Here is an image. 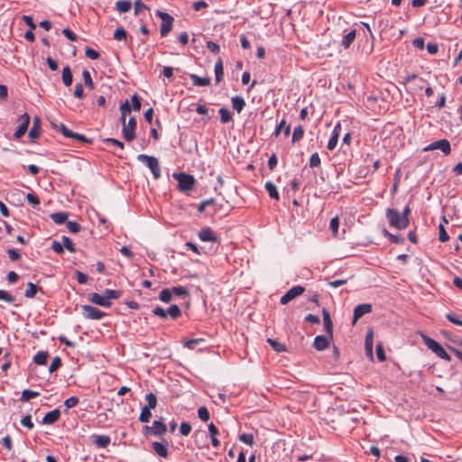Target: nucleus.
<instances>
[{"label":"nucleus","mask_w":462,"mask_h":462,"mask_svg":"<svg viewBox=\"0 0 462 462\" xmlns=\"http://www.w3.org/2000/svg\"><path fill=\"white\" fill-rule=\"evenodd\" d=\"M93 443L97 447L101 448H106L111 441V439L109 436L106 435H93L92 437Z\"/></svg>","instance_id":"17"},{"label":"nucleus","mask_w":462,"mask_h":462,"mask_svg":"<svg viewBox=\"0 0 462 462\" xmlns=\"http://www.w3.org/2000/svg\"><path fill=\"white\" fill-rule=\"evenodd\" d=\"M181 435L188 436L191 431V426L188 422H181L180 425Z\"/></svg>","instance_id":"61"},{"label":"nucleus","mask_w":462,"mask_h":462,"mask_svg":"<svg viewBox=\"0 0 462 462\" xmlns=\"http://www.w3.org/2000/svg\"><path fill=\"white\" fill-rule=\"evenodd\" d=\"M238 439L240 441L246 445L253 446L254 444V436L252 434L243 433L239 436Z\"/></svg>","instance_id":"51"},{"label":"nucleus","mask_w":462,"mask_h":462,"mask_svg":"<svg viewBox=\"0 0 462 462\" xmlns=\"http://www.w3.org/2000/svg\"><path fill=\"white\" fill-rule=\"evenodd\" d=\"M218 113L220 115V121L222 124H226L232 120V113L229 111V109L226 107H221L218 110Z\"/></svg>","instance_id":"34"},{"label":"nucleus","mask_w":462,"mask_h":462,"mask_svg":"<svg viewBox=\"0 0 462 462\" xmlns=\"http://www.w3.org/2000/svg\"><path fill=\"white\" fill-rule=\"evenodd\" d=\"M264 188L272 199H273L275 200L280 199V196H279L277 188L273 182L267 181L264 185Z\"/></svg>","instance_id":"25"},{"label":"nucleus","mask_w":462,"mask_h":462,"mask_svg":"<svg viewBox=\"0 0 462 462\" xmlns=\"http://www.w3.org/2000/svg\"><path fill=\"white\" fill-rule=\"evenodd\" d=\"M88 300L94 304L99 305L101 307L109 308L112 305V302L106 300L104 295H100L98 293L93 292L88 294Z\"/></svg>","instance_id":"14"},{"label":"nucleus","mask_w":462,"mask_h":462,"mask_svg":"<svg viewBox=\"0 0 462 462\" xmlns=\"http://www.w3.org/2000/svg\"><path fill=\"white\" fill-rule=\"evenodd\" d=\"M81 310L83 317L87 319L99 320L106 316L104 311L91 305H83Z\"/></svg>","instance_id":"8"},{"label":"nucleus","mask_w":462,"mask_h":462,"mask_svg":"<svg viewBox=\"0 0 462 462\" xmlns=\"http://www.w3.org/2000/svg\"><path fill=\"white\" fill-rule=\"evenodd\" d=\"M205 342L203 338L189 339L183 343V346L189 349H194L199 344Z\"/></svg>","instance_id":"45"},{"label":"nucleus","mask_w":462,"mask_h":462,"mask_svg":"<svg viewBox=\"0 0 462 462\" xmlns=\"http://www.w3.org/2000/svg\"><path fill=\"white\" fill-rule=\"evenodd\" d=\"M214 72H215V77H216V82L219 83L222 80L223 76H224L223 61H222L221 58H219L217 60V62L215 64V68H214Z\"/></svg>","instance_id":"23"},{"label":"nucleus","mask_w":462,"mask_h":462,"mask_svg":"<svg viewBox=\"0 0 462 462\" xmlns=\"http://www.w3.org/2000/svg\"><path fill=\"white\" fill-rule=\"evenodd\" d=\"M82 76H83V79H84L85 85L88 88L93 89L94 88V83H93V80H92V78H91V75H90L89 71L87 70V69H84L83 72H82Z\"/></svg>","instance_id":"46"},{"label":"nucleus","mask_w":462,"mask_h":462,"mask_svg":"<svg viewBox=\"0 0 462 462\" xmlns=\"http://www.w3.org/2000/svg\"><path fill=\"white\" fill-rule=\"evenodd\" d=\"M51 218L58 225H61L67 221L68 213L66 212H56L51 214Z\"/></svg>","instance_id":"32"},{"label":"nucleus","mask_w":462,"mask_h":462,"mask_svg":"<svg viewBox=\"0 0 462 462\" xmlns=\"http://www.w3.org/2000/svg\"><path fill=\"white\" fill-rule=\"evenodd\" d=\"M75 275H76L78 282L80 284H86L88 281V275L79 271H76Z\"/></svg>","instance_id":"63"},{"label":"nucleus","mask_w":462,"mask_h":462,"mask_svg":"<svg viewBox=\"0 0 462 462\" xmlns=\"http://www.w3.org/2000/svg\"><path fill=\"white\" fill-rule=\"evenodd\" d=\"M26 199L28 203L34 208L40 205V199L38 196L33 193H28L26 195Z\"/></svg>","instance_id":"54"},{"label":"nucleus","mask_w":462,"mask_h":462,"mask_svg":"<svg viewBox=\"0 0 462 462\" xmlns=\"http://www.w3.org/2000/svg\"><path fill=\"white\" fill-rule=\"evenodd\" d=\"M356 30H351L349 32H347L342 39L341 41V45L345 48V49H347L351 44L352 42H354V40L356 39Z\"/></svg>","instance_id":"24"},{"label":"nucleus","mask_w":462,"mask_h":462,"mask_svg":"<svg viewBox=\"0 0 462 462\" xmlns=\"http://www.w3.org/2000/svg\"><path fill=\"white\" fill-rule=\"evenodd\" d=\"M151 410L152 409H149L145 406H143L142 408V411H141V413H140V416H139V420L141 422H149L151 418H152V412H151Z\"/></svg>","instance_id":"40"},{"label":"nucleus","mask_w":462,"mask_h":462,"mask_svg":"<svg viewBox=\"0 0 462 462\" xmlns=\"http://www.w3.org/2000/svg\"><path fill=\"white\" fill-rule=\"evenodd\" d=\"M424 343L439 357H440L446 361L451 360L450 356L446 352V350L436 340H434L429 337H424Z\"/></svg>","instance_id":"6"},{"label":"nucleus","mask_w":462,"mask_h":462,"mask_svg":"<svg viewBox=\"0 0 462 462\" xmlns=\"http://www.w3.org/2000/svg\"><path fill=\"white\" fill-rule=\"evenodd\" d=\"M137 160L145 163L152 171L155 180H158L161 177V168L157 158L146 154H139L137 156Z\"/></svg>","instance_id":"4"},{"label":"nucleus","mask_w":462,"mask_h":462,"mask_svg":"<svg viewBox=\"0 0 462 462\" xmlns=\"http://www.w3.org/2000/svg\"><path fill=\"white\" fill-rule=\"evenodd\" d=\"M171 291V295L180 296L182 298H186L189 296V291L186 288L182 286H174L170 289Z\"/></svg>","instance_id":"37"},{"label":"nucleus","mask_w":462,"mask_h":462,"mask_svg":"<svg viewBox=\"0 0 462 462\" xmlns=\"http://www.w3.org/2000/svg\"><path fill=\"white\" fill-rule=\"evenodd\" d=\"M131 2L128 0H119L116 3V10L120 13H126L131 9Z\"/></svg>","instance_id":"35"},{"label":"nucleus","mask_w":462,"mask_h":462,"mask_svg":"<svg viewBox=\"0 0 462 462\" xmlns=\"http://www.w3.org/2000/svg\"><path fill=\"white\" fill-rule=\"evenodd\" d=\"M136 120L130 117L127 124L122 128V133L127 142H131L135 138Z\"/></svg>","instance_id":"10"},{"label":"nucleus","mask_w":462,"mask_h":462,"mask_svg":"<svg viewBox=\"0 0 462 462\" xmlns=\"http://www.w3.org/2000/svg\"><path fill=\"white\" fill-rule=\"evenodd\" d=\"M153 450L156 452L158 456L161 457H168V448L167 444H163L158 441H154L152 444Z\"/></svg>","instance_id":"20"},{"label":"nucleus","mask_w":462,"mask_h":462,"mask_svg":"<svg viewBox=\"0 0 462 462\" xmlns=\"http://www.w3.org/2000/svg\"><path fill=\"white\" fill-rule=\"evenodd\" d=\"M433 150H440L444 153V155H449L451 152L449 141L447 139H440L430 143L429 145L423 148L424 152H430Z\"/></svg>","instance_id":"7"},{"label":"nucleus","mask_w":462,"mask_h":462,"mask_svg":"<svg viewBox=\"0 0 462 462\" xmlns=\"http://www.w3.org/2000/svg\"><path fill=\"white\" fill-rule=\"evenodd\" d=\"M0 300H5L8 303H13L15 300V298L12 296L8 291L0 290Z\"/></svg>","instance_id":"53"},{"label":"nucleus","mask_w":462,"mask_h":462,"mask_svg":"<svg viewBox=\"0 0 462 462\" xmlns=\"http://www.w3.org/2000/svg\"><path fill=\"white\" fill-rule=\"evenodd\" d=\"M48 357H49L48 352L40 351L34 356L33 361L35 364H37L39 365H43L47 363Z\"/></svg>","instance_id":"33"},{"label":"nucleus","mask_w":462,"mask_h":462,"mask_svg":"<svg viewBox=\"0 0 462 462\" xmlns=\"http://www.w3.org/2000/svg\"><path fill=\"white\" fill-rule=\"evenodd\" d=\"M21 424L23 426V427H26L28 428L29 430H32L33 428V423L32 421V417L31 415H26L24 416L22 420H21Z\"/></svg>","instance_id":"62"},{"label":"nucleus","mask_w":462,"mask_h":462,"mask_svg":"<svg viewBox=\"0 0 462 462\" xmlns=\"http://www.w3.org/2000/svg\"><path fill=\"white\" fill-rule=\"evenodd\" d=\"M320 165V158L318 152L313 153L310 158V167L316 168Z\"/></svg>","instance_id":"56"},{"label":"nucleus","mask_w":462,"mask_h":462,"mask_svg":"<svg viewBox=\"0 0 462 462\" xmlns=\"http://www.w3.org/2000/svg\"><path fill=\"white\" fill-rule=\"evenodd\" d=\"M167 430L166 424L162 422L161 420H153L152 426H144L143 427V433L145 434H152L154 436H161L164 434Z\"/></svg>","instance_id":"9"},{"label":"nucleus","mask_w":462,"mask_h":462,"mask_svg":"<svg viewBox=\"0 0 462 462\" xmlns=\"http://www.w3.org/2000/svg\"><path fill=\"white\" fill-rule=\"evenodd\" d=\"M199 238L203 242H217V237L209 227H204L199 232Z\"/></svg>","instance_id":"15"},{"label":"nucleus","mask_w":462,"mask_h":462,"mask_svg":"<svg viewBox=\"0 0 462 462\" xmlns=\"http://www.w3.org/2000/svg\"><path fill=\"white\" fill-rule=\"evenodd\" d=\"M303 135H304L303 127L301 125L296 126L292 133L291 142L298 143L299 141H300L303 138Z\"/></svg>","instance_id":"36"},{"label":"nucleus","mask_w":462,"mask_h":462,"mask_svg":"<svg viewBox=\"0 0 462 462\" xmlns=\"http://www.w3.org/2000/svg\"><path fill=\"white\" fill-rule=\"evenodd\" d=\"M167 317L170 316L173 319H177L181 315L180 307L176 304H172L166 310Z\"/></svg>","instance_id":"31"},{"label":"nucleus","mask_w":462,"mask_h":462,"mask_svg":"<svg viewBox=\"0 0 462 462\" xmlns=\"http://www.w3.org/2000/svg\"><path fill=\"white\" fill-rule=\"evenodd\" d=\"M63 248L65 247L70 253L76 252V247L71 239L66 236L61 237Z\"/></svg>","instance_id":"41"},{"label":"nucleus","mask_w":462,"mask_h":462,"mask_svg":"<svg viewBox=\"0 0 462 462\" xmlns=\"http://www.w3.org/2000/svg\"><path fill=\"white\" fill-rule=\"evenodd\" d=\"M114 39L116 41L127 42V32L123 27L117 28L114 32Z\"/></svg>","instance_id":"42"},{"label":"nucleus","mask_w":462,"mask_h":462,"mask_svg":"<svg viewBox=\"0 0 462 462\" xmlns=\"http://www.w3.org/2000/svg\"><path fill=\"white\" fill-rule=\"evenodd\" d=\"M439 239L441 242H447L449 239V236H448V233L446 232L445 227L442 224H440L439 226Z\"/></svg>","instance_id":"59"},{"label":"nucleus","mask_w":462,"mask_h":462,"mask_svg":"<svg viewBox=\"0 0 462 462\" xmlns=\"http://www.w3.org/2000/svg\"><path fill=\"white\" fill-rule=\"evenodd\" d=\"M371 311H372V305L369 303H363V304L357 305L354 310L352 324L354 325L364 315L368 314Z\"/></svg>","instance_id":"13"},{"label":"nucleus","mask_w":462,"mask_h":462,"mask_svg":"<svg viewBox=\"0 0 462 462\" xmlns=\"http://www.w3.org/2000/svg\"><path fill=\"white\" fill-rule=\"evenodd\" d=\"M172 177L178 181V189L181 192L191 190L196 183L194 177L185 172L173 173Z\"/></svg>","instance_id":"3"},{"label":"nucleus","mask_w":462,"mask_h":462,"mask_svg":"<svg viewBox=\"0 0 462 462\" xmlns=\"http://www.w3.org/2000/svg\"><path fill=\"white\" fill-rule=\"evenodd\" d=\"M40 395L38 392H34L29 389L23 390L21 396L22 402H28L32 398H36Z\"/></svg>","instance_id":"39"},{"label":"nucleus","mask_w":462,"mask_h":462,"mask_svg":"<svg viewBox=\"0 0 462 462\" xmlns=\"http://www.w3.org/2000/svg\"><path fill=\"white\" fill-rule=\"evenodd\" d=\"M78 402H79V398L75 397V396H71L64 402V405L66 406V408L70 409V408L75 407L78 404Z\"/></svg>","instance_id":"64"},{"label":"nucleus","mask_w":462,"mask_h":462,"mask_svg":"<svg viewBox=\"0 0 462 462\" xmlns=\"http://www.w3.org/2000/svg\"><path fill=\"white\" fill-rule=\"evenodd\" d=\"M338 227H339V218H338V217H335L330 220V223H329V228L334 236H337Z\"/></svg>","instance_id":"48"},{"label":"nucleus","mask_w":462,"mask_h":462,"mask_svg":"<svg viewBox=\"0 0 462 462\" xmlns=\"http://www.w3.org/2000/svg\"><path fill=\"white\" fill-rule=\"evenodd\" d=\"M41 290V287L37 286L32 282H29L27 284V289L25 290L24 296L26 298H33L36 295V293Z\"/></svg>","instance_id":"30"},{"label":"nucleus","mask_w":462,"mask_h":462,"mask_svg":"<svg viewBox=\"0 0 462 462\" xmlns=\"http://www.w3.org/2000/svg\"><path fill=\"white\" fill-rule=\"evenodd\" d=\"M62 81L66 87H69L72 84L73 78L70 68L66 66L62 69Z\"/></svg>","instance_id":"26"},{"label":"nucleus","mask_w":462,"mask_h":462,"mask_svg":"<svg viewBox=\"0 0 462 462\" xmlns=\"http://www.w3.org/2000/svg\"><path fill=\"white\" fill-rule=\"evenodd\" d=\"M189 79L192 81V84L197 87H207L210 84L209 78H201L196 74H190Z\"/></svg>","instance_id":"21"},{"label":"nucleus","mask_w":462,"mask_h":462,"mask_svg":"<svg viewBox=\"0 0 462 462\" xmlns=\"http://www.w3.org/2000/svg\"><path fill=\"white\" fill-rule=\"evenodd\" d=\"M446 318L448 321L455 325L462 326V319H459L458 316H457L454 313H448L446 314Z\"/></svg>","instance_id":"57"},{"label":"nucleus","mask_w":462,"mask_h":462,"mask_svg":"<svg viewBox=\"0 0 462 462\" xmlns=\"http://www.w3.org/2000/svg\"><path fill=\"white\" fill-rule=\"evenodd\" d=\"M282 129L284 131V135L288 136L291 133V126H290V125L286 124V121L284 119H282L280 122V124L276 126V129H275L273 134L277 137L281 134Z\"/></svg>","instance_id":"28"},{"label":"nucleus","mask_w":462,"mask_h":462,"mask_svg":"<svg viewBox=\"0 0 462 462\" xmlns=\"http://www.w3.org/2000/svg\"><path fill=\"white\" fill-rule=\"evenodd\" d=\"M73 95H74L75 97H77L79 99L83 98V97H84V90H83V86H82L81 83H78L75 86V89H74Z\"/></svg>","instance_id":"60"},{"label":"nucleus","mask_w":462,"mask_h":462,"mask_svg":"<svg viewBox=\"0 0 462 462\" xmlns=\"http://www.w3.org/2000/svg\"><path fill=\"white\" fill-rule=\"evenodd\" d=\"M60 416V411L58 409H55L50 412H47L42 419L43 424H53L55 423Z\"/></svg>","instance_id":"19"},{"label":"nucleus","mask_w":462,"mask_h":462,"mask_svg":"<svg viewBox=\"0 0 462 462\" xmlns=\"http://www.w3.org/2000/svg\"><path fill=\"white\" fill-rule=\"evenodd\" d=\"M172 295L170 289H163L161 291L159 294L160 300L163 302H170L171 300Z\"/></svg>","instance_id":"47"},{"label":"nucleus","mask_w":462,"mask_h":462,"mask_svg":"<svg viewBox=\"0 0 462 462\" xmlns=\"http://www.w3.org/2000/svg\"><path fill=\"white\" fill-rule=\"evenodd\" d=\"M304 291V287L300 285L293 286L281 298L280 302L283 305L287 304L296 297L301 295Z\"/></svg>","instance_id":"11"},{"label":"nucleus","mask_w":462,"mask_h":462,"mask_svg":"<svg viewBox=\"0 0 462 462\" xmlns=\"http://www.w3.org/2000/svg\"><path fill=\"white\" fill-rule=\"evenodd\" d=\"M402 83L405 86V89L415 94L424 88L426 80L422 78H419L416 74H411L403 78Z\"/></svg>","instance_id":"2"},{"label":"nucleus","mask_w":462,"mask_h":462,"mask_svg":"<svg viewBox=\"0 0 462 462\" xmlns=\"http://www.w3.org/2000/svg\"><path fill=\"white\" fill-rule=\"evenodd\" d=\"M85 54L90 60H97L100 57V54L98 51H97L89 47L86 48Z\"/></svg>","instance_id":"58"},{"label":"nucleus","mask_w":462,"mask_h":462,"mask_svg":"<svg viewBox=\"0 0 462 462\" xmlns=\"http://www.w3.org/2000/svg\"><path fill=\"white\" fill-rule=\"evenodd\" d=\"M383 234L393 244H402L404 242V238L402 236L393 235L386 229H383Z\"/></svg>","instance_id":"38"},{"label":"nucleus","mask_w":462,"mask_h":462,"mask_svg":"<svg viewBox=\"0 0 462 462\" xmlns=\"http://www.w3.org/2000/svg\"><path fill=\"white\" fill-rule=\"evenodd\" d=\"M198 416L203 421H208L210 418L208 410L204 406L199 408Z\"/></svg>","instance_id":"50"},{"label":"nucleus","mask_w":462,"mask_h":462,"mask_svg":"<svg viewBox=\"0 0 462 462\" xmlns=\"http://www.w3.org/2000/svg\"><path fill=\"white\" fill-rule=\"evenodd\" d=\"M338 135H339V133H332V135L330 136V138L328 142V145H327V148L329 151L334 150L335 147L337 146Z\"/></svg>","instance_id":"49"},{"label":"nucleus","mask_w":462,"mask_h":462,"mask_svg":"<svg viewBox=\"0 0 462 462\" xmlns=\"http://www.w3.org/2000/svg\"><path fill=\"white\" fill-rule=\"evenodd\" d=\"M61 366V359L59 356H56L52 359L51 364L49 367V372L53 373L57 371Z\"/></svg>","instance_id":"52"},{"label":"nucleus","mask_w":462,"mask_h":462,"mask_svg":"<svg viewBox=\"0 0 462 462\" xmlns=\"http://www.w3.org/2000/svg\"><path fill=\"white\" fill-rule=\"evenodd\" d=\"M67 227L69 232L77 234L80 231L81 227L76 221H67Z\"/></svg>","instance_id":"55"},{"label":"nucleus","mask_w":462,"mask_h":462,"mask_svg":"<svg viewBox=\"0 0 462 462\" xmlns=\"http://www.w3.org/2000/svg\"><path fill=\"white\" fill-rule=\"evenodd\" d=\"M19 125L14 132V137L16 139L21 138L27 131L28 125L30 124V116L27 113L20 116L18 118Z\"/></svg>","instance_id":"12"},{"label":"nucleus","mask_w":462,"mask_h":462,"mask_svg":"<svg viewBox=\"0 0 462 462\" xmlns=\"http://www.w3.org/2000/svg\"><path fill=\"white\" fill-rule=\"evenodd\" d=\"M267 342L272 348L278 353L285 352L287 350L285 345L277 339L268 338Z\"/></svg>","instance_id":"27"},{"label":"nucleus","mask_w":462,"mask_h":462,"mask_svg":"<svg viewBox=\"0 0 462 462\" xmlns=\"http://www.w3.org/2000/svg\"><path fill=\"white\" fill-rule=\"evenodd\" d=\"M41 134V119L39 116L33 117L32 126L29 131V137L32 140L39 138Z\"/></svg>","instance_id":"16"},{"label":"nucleus","mask_w":462,"mask_h":462,"mask_svg":"<svg viewBox=\"0 0 462 462\" xmlns=\"http://www.w3.org/2000/svg\"><path fill=\"white\" fill-rule=\"evenodd\" d=\"M373 331L369 330L365 336V348L367 355H373Z\"/></svg>","instance_id":"29"},{"label":"nucleus","mask_w":462,"mask_h":462,"mask_svg":"<svg viewBox=\"0 0 462 462\" xmlns=\"http://www.w3.org/2000/svg\"><path fill=\"white\" fill-rule=\"evenodd\" d=\"M232 107L237 112L241 113L245 106V101L242 97L236 96L231 98Z\"/></svg>","instance_id":"22"},{"label":"nucleus","mask_w":462,"mask_h":462,"mask_svg":"<svg viewBox=\"0 0 462 462\" xmlns=\"http://www.w3.org/2000/svg\"><path fill=\"white\" fill-rule=\"evenodd\" d=\"M385 217L388 219L390 226L399 230L407 228L410 224L409 217L402 216L401 212L397 209L387 208L385 211Z\"/></svg>","instance_id":"1"},{"label":"nucleus","mask_w":462,"mask_h":462,"mask_svg":"<svg viewBox=\"0 0 462 462\" xmlns=\"http://www.w3.org/2000/svg\"><path fill=\"white\" fill-rule=\"evenodd\" d=\"M145 400L147 402V404L145 405V407H147L149 409H154L156 407L157 398H156L155 394H153L152 393L146 394Z\"/></svg>","instance_id":"44"},{"label":"nucleus","mask_w":462,"mask_h":462,"mask_svg":"<svg viewBox=\"0 0 462 462\" xmlns=\"http://www.w3.org/2000/svg\"><path fill=\"white\" fill-rule=\"evenodd\" d=\"M104 296L106 300L111 301V300L118 299L121 296V291L106 289L104 292Z\"/></svg>","instance_id":"43"},{"label":"nucleus","mask_w":462,"mask_h":462,"mask_svg":"<svg viewBox=\"0 0 462 462\" xmlns=\"http://www.w3.org/2000/svg\"><path fill=\"white\" fill-rule=\"evenodd\" d=\"M329 345V337L325 336H317L314 338L313 346L319 350L322 351L326 348H328Z\"/></svg>","instance_id":"18"},{"label":"nucleus","mask_w":462,"mask_h":462,"mask_svg":"<svg viewBox=\"0 0 462 462\" xmlns=\"http://www.w3.org/2000/svg\"><path fill=\"white\" fill-rule=\"evenodd\" d=\"M156 15L162 20L160 27L161 36L165 37L171 31L174 19L171 15L162 11H157Z\"/></svg>","instance_id":"5"}]
</instances>
